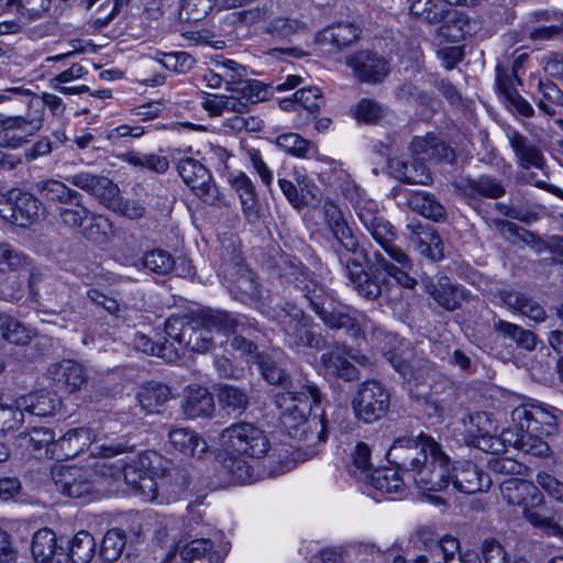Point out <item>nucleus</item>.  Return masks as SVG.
<instances>
[{
  "label": "nucleus",
  "mask_w": 563,
  "mask_h": 563,
  "mask_svg": "<svg viewBox=\"0 0 563 563\" xmlns=\"http://www.w3.org/2000/svg\"><path fill=\"white\" fill-rule=\"evenodd\" d=\"M41 201L20 189L0 191V218L11 224L29 228L40 218Z\"/></svg>",
  "instance_id": "10"
},
{
  "label": "nucleus",
  "mask_w": 563,
  "mask_h": 563,
  "mask_svg": "<svg viewBox=\"0 0 563 563\" xmlns=\"http://www.w3.org/2000/svg\"><path fill=\"white\" fill-rule=\"evenodd\" d=\"M320 371L328 379L341 378L351 382L358 378L356 367L349 360V352L340 347L321 355Z\"/></svg>",
  "instance_id": "27"
},
{
  "label": "nucleus",
  "mask_w": 563,
  "mask_h": 563,
  "mask_svg": "<svg viewBox=\"0 0 563 563\" xmlns=\"http://www.w3.org/2000/svg\"><path fill=\"white\" fill-rule=\"evenodd\" d=\"M43 125L30 108L24 115L5 117L0 114V141L3 146L18 148L29 142Z\"/></svg>",
  "instance_id": "17"
},
{
  "label": "nucleus",
  "mask_w": 563,
  "mask_h": 563,
  "mask_svg": "<svg viewBox=\"0 0 563 563\" xmlns=\"http://www.w3.org/2000/svg\"><path fill=\"white\" fill-rule=\"evenodd\" d=\"M501 299L510 310L518 311L533 321L540 322L545 319L543 307L520 292L505 291L501 294Z\"/></svg>",
  "instance_id": "44"
},
{
  "label": "nucleus",
  "mask_w": 563,
  "mask_h": 563,
  "mask_svg": "<svg viewBox=\"0 0 563 563\" xmlns=\"http://www.w3.org/2000/svg\"><path fill=\"white\" fill-rule=\"evenodd\" d=\"M358 311L350 307L333 302L318 317L330 330H343L349 336L356 329V314Z\"/></svg>",
  "instance_id": "35"
},
{
  "label": "nucleus",
  "mask_w": 563,
  "mask_h": 563,
  "mask_svg": "<svg viewBox=\"0 0 563 563\" xmlns=\"http://www.w3.org/2000/svg\"><path fill=\"white\" fill-rule=\"evenodd\" d=\"M223 273L227 287L234 299L251 306H256L261 301L263 296L261 284L256 274L249 267L238 261L229 265L224 264Z\"/></svg>",
  "instance_id": "13"
},
{
  "label": "nucleus",
  "mask_w": 563,
  "mask_h": 563,
  "mask_svg": "<svg viewBox=\"0 0 563 563\" xmlns=\"http://www.w3.org/2000/svg\"><path fill=\"white\" fill-rule=\"evenodd\" d=\"M438 443L429 435L420 433L418 437L397 438L387 452V460L404 475L412 477L416 468L427 462L429 454L437 450Z\"/></svg>",
  "instance_id": "8"
},
{
  "label": "nucleus",
  "mask_w": 563,
  "mask_h": 563,
  "mask_svg": "<svg viewBox=\"0 0 563 563\" xmlns=\"http://www.w3.org/2000/svg\"><path fill=\"white\" fill-rule=\"evenodd\" d=\"M151 454L142 453L123 459L122 478L132 489L148 471Z\"/></svg>",
  "instance_id": "56"
},
{
  "label": "nucleus",
  "mask_w": 563,
  "mask_h": 563,
  "mask_svg": "<svg viewBox=\"0 0 563 563\" xmlns=\"http://www.w3.org/2000/svg\"><path fill=\"white\" fill-rule=\"evenodd\" d=\"M411 478L422 490L438 492L449 487L451 483L450 461L439 444L437 450L429 454L427 462H422L416 468Z\"/></svg>",
  "instance_id": "14"
},
{
  "label": "nucleus",
  "mask_w": 563,
  "mask_h": 563,
  "mask_svg": "<svg viewBox=\"0 0 563 563\" xmlns=\"http://www.w3.org/2000/svg\"><path fill=\"white\" fill-rule=\"evenodd\" d=\"M32 553L37 563H62L64 550L49 528L37 530L32 539Z\"/></svg>",
  "instance_id": "33"
},
{
  "label": "nucleus",
  "mask_w": 563,
  "mask_h": 563,
  "mask_svg": "<svg viewBox=\"0 0 563 563\" xmlns=\"http://www.w3.org/2000/svg\"><path fill=\"white\" fill-rule=\"evenodd\" d=\"M534 432L526 426L516 424L514 430L507 429L501 432V441L505 449L514 446L526 454L539 457L548 456L551 452L550 445Z\"/></svg>",
  "instance_id": "23"
},
{
  "label": "nucleus",
  "mask_w": 563,
  "mask_h": 563,
  "mask_svg": "<svg viewBox=\"0 0 563 563\" xmlns=\"http://www.w3.org/2000/svg\"><path fill=\"white\" fill-rule=\"evenodd\" d=\"M66 179L73 186L95 196L102 205L108 195L113 194L115 190V184L111 179L89 172H79L68 176Z\"/></svg>",
  "instance_id": "34"
},
{
  "label": "nucleus",
  "mask_w": 563,
  "mask_h": 563,
  "mask_svg": "<svg viewBox=\"0 0 563 563\" xmlns=\"http://www.w3.org/2000/svg\"><path fill=\"white\" fill-rule=\"evenodd\" d=\"M507 139L519 167L523 169H543L545 157L537 143L516 130H509Z\"/></svg>",
  "instance_id": "24"
},
{
  "label": "nucleus",
  "mask_w": 563,
  "mask_h": 563,
  "mask_svg": "<svg viewBox=\"0 0 563 563\" xmlns=\"http://www.w3.org/2000/svg\"><path fill=\"white\" fill-rule=\"evenodd\" d=\"M133 345L136 350L145 354L156 355L169 363L175 362L180 357V353L178 349L174 346L173 342H153L150 336L141 332H136L134 334Z\"/></svg>",
  "instance_id": "45"
},
{
  "label": "nucleus",
  "mask_w": 563,
  "mask_h": 563,
  "mask_svg": "<svg viewBox=\"0 0 563 563\" xmlns=\"http://www.w3.org/2000/svg\"><path fill=\"white\" fill-rule=\"evenodd\" d=\"M126 538L122 529L108 530L101 542L100 556L108 562L115 561L122 554Z\"/></svg>",
  "instance_id": "61"
},
{
  "label": "nucleus",
  "mask_w": 563,
  "mask_h": 563,
  "mask_svg": "<svg viewBox=\"0 0 563 563\" xmlns=\"http://www.w3.org/2000/svg\"><path fill=\"white\" fill-rule=\"evenodd\" d=\"M450 484L463 494H474L489 488L492 479L476 464L463 462L453 468Z\"/></svg>",
  "instance_id": "25"
},
{
  "label": "nucleus",
  "mask_w": 563,
  "mask_h": 563,
  "mask_svg": "<svg viewBox=\"0 0 563 563\" xmlns=\"http://www.w3.org/2000/svg\"><path fill=\"white\" fill-rule=\"evenodd\" d=\"M454 186L470 198L498 199L506 194L503 181L490 175H479L477 178H464Z\"/></svg>",
  "instance_id": "30"
},
{
  "label": "nucleus",
  "mask_w": 563,
  "mask_h": 563,
  "mask_svg": "<svg viewBox=\"0 0 563 563\" xmlns=\"http://www.w3.org/2000/svg\"><path fill=\"white\" fill-rule=\"evenodd\" d=\"M202 106L212 115H221L225 112L245 113V103L235 96L212 95L205 99Z\"/></svg>",
  "instance_id": "57"
},
{
  "label": "nucleus",
  "mask_w": 563,
  "mask_h": 563,
  "mask_svg": "<svg viewBox=\"0 0 563 563\" xmlns=\"http://www.w3.org/2000/svg\"><path fill=\"white\" fill-rule=\"evenodd\" d=\"M142 266L152 273L165 275L174 267L172 254L162 249H155L146 252L141 258Z\"/></svg>",
  "instance_id": "63"
},
{
  "label": "nucleus",
  "mask_w": 563,
  "mask_h": 563,
  "mask_svg": "<svg viewBox=\"0 0 563 563\" xmlns=\"http://www.w3.org/2000/svg\"><path fill=\"white\" fill-rule=\"evenodd\" d=\"M232 92H236V97L242 103H245V112L249 110L250 104L266 100L271 95V90L266 85L255 79H246V77L238 87H232Z\"/></svg>",
  "instance_id": "54"
},
{
  "label": "nucleus",
  "mask_w": 563,
  "mask_h": 563,
  "mask_svg": "<svg viewBox=\"0 0 563 563\" xmlns=\"http://www.w3.org/2000/svg\"><path fill=\"white\" fill-rule=\"evenodd\" d=\"M306 24L298 19L278 16L266 26V33L273 37L286 40L306 31Z\"/></svg>",
  "instance_id": "62"
},
{
  "label": "nucleus",
  "mask_w": 563,
  "mask_h": 563,
  "mask_svg": "<svg viewBox=\"0 0 563 563\" xmlns=\"http://www.w3.org/2000/svg\"><path fill=\"white\" fill-rule=\"evenodd\" d=\"M219 443L222 465L239 484L252 481L253 467L250 461L263 457L269 450L265 431L244 421L232 423L222 430Z\"/></svg>",
  "instance_id": "3"
},
{
  "label": "nucleus",
  "mask_w": 563,
  "mask_h": 563,
  "mask_svg": "<svg viewBox=\"0 0 563 563\" xmlns=\"http://www.w3.org/2000/svg\"><path fill=\"white\" fill-rule=\"evenodd\" d=\"M275 144L280 150L292 156L305 158L310 155L314 146L308 140L302 139L297 133H284L276 137Z\"/></svg>",
  "instance_id": "59"
},
{
  "label": "nucleus",
  "mask_w": 563,
  "mask_h": 563,
  "mask_svg": "<svg viewBox=\"0 0 563 563\" xmlns=\"http://www.w3.org/2000/svg\"><path fill=\"white\" fill-rule=\"evenodd\" d=\"M263 377L273 385H282L285 390L276 394L275 405L280 412V421L288 433L309 444L324 443L328 437L327 424L322 416H309L312 405L322 399L319 388L311 384L297 390L288 382L286 372L271 361H260Z\"/></svg>",
  "instance_id": "1"
},
{
  "label": "nucleus",
  "mask_w": 563,
  "mask_h": 563,
  "mask_svg": "<svg viewBox=\"0 0 563 563\" xmlns=\"http://www.w3.org/2000/svg\"><path fill=\"white\" fill-rule=\"evenodd\" d=\"M389 168L396 178L407 184L428 185L431 181L429 168L423 162L407 163L401 159H390Z\"/></svg>",
  "instance_id": "42"
},
{
  "label": "nucleus",
  "mask_w": 563,
  "mask_h": 563,
  "mask_svg": "<svg viewBox=\"0 0 563 563\" xmlns=\"http://www.w3.org/2000/svg\"><path fill=\"white\" fill-rule=\"evenodd\" d=\"M351 405L358 420L372 423L387 413L390 391L382 382L368 379L356 386Z\"/></svg>",
  "instance_id": "9"
},
{
  "label": "nucleus",
  "mask_w": 563,
  "mask_h": 563,
  "mask_svg": "<svg viewBox=\"0 0 563 563\" xmlns=\"http://www.w3.org/2000/svg\"><path fill=\"white\" fill-rule=\"evenodd\" d=\"M408 241L422 256L437 262L443 258V242L435 230L420 222L407 224Z\"/></svg>",
  "instance_id": "22"
},
{
  "label": "nucleus",
  "mask_w": 563,
  "mask_h": 563,
  "mask_svg": "<svg viewBox=\"0 0 563 563\" xmlns=\"http://www.w3.org/2000/svg\"><path fill=\"white\" fill-rule=\"evenodd\" d=\"M103 435H97L90 428L68 430L49 446L51 457L56 460L74 459L86 449L91 451L96 443H102Z\"/></svg>",
  "instance_id": "18"
},
{
  "label": "nucleus",
  "mask_w": 563,
  "mask_h": 563,
  "mask_svg": "<svg viewBox=\"0 0 563 563\" xmlns=\"http://www.w3.org/2000/svg\"><path fill=\"white\" fill-rule=\"evenodd\" d=\"M54 442V431L46 427L32 428L27 432L20 433L16 439V444L20 449L25 450L30 454H35L45 449L47 456H51L48 449Z\"/></svg>",
  "instance_id": "43"
},
{
  "label": "nucleus",
  "mask_w": 563,
  "mask_h": 563,
  "mask_svg": "<svg viewBox=\"0 0 563 563\" xmlns=\"http://www.w3.org/2000/svg\"><path fill=\"white\" fill-rule=\"evenodd\" d=\"M177 170L184 183L203 202L213 205L219 198V190L212 183L211 174L198 161L191 157L179 159Z\"/></svg>",
  "instance_id": "16"
},
{
  "label": "nucleus",
  "mask_w": 563,
  "mask_h": 563,
  "mask_svg": "<svg viewBox=\"0 0 563 563\" xmlns=\"http://www.w3.org/2000/svg\"><path fill=\"white\" fill-rule=\"evenodd\" d=\"M408 207L432 221L439 222L445 219V209L434 195L426 191H412L407 198Z\"/></svg>",
  "instance_id": "39"
},
{
  "label": "nucleus",
  "mask_w": 563,
  "mask_h": 563,
  "mask_svg": "<svg viewBox=\"0 0 563 563\" xmlns=\"http://www.w3.org/2000/svg\"><path fill=\"white\" fill-rule=\"evenodd\" d=\"M356 214L364 229L369 233L374 241L385 250L393 261L404 267L410 266V260L407 254L394 244L397 239L395 228L389 221L379 214L375 202L365 201L364 203H358L356 207Z\"/></svg>",
  "instance_id": "6"
},
{
  "label": "nucleus",
  "mask_w": 563,
  "mask_h": 563,
  "mask_svg": "<svg viewBox=\"0 0 563 563\" xmlns=\"http://www.w3.org/2000/svg\"><path fill=\"white\" fill-rule=\"evenodd\" d=\"M56 489L71 498H80L92 490V482L87 472L78 467L56 466L52 471Z\"/></svg>",
  "instance_id": "21"
},
{
  "label": "nucleus",
  "mask_w": 563,
  "mask_h": 563,
  "mask_svg": "<svg viewBox=\"0 0 563 563\" xmlns=\"http://www.w3.org/2000/svg\"><path fill=\"white\" fill-rule=\"evenodd\" d=\"M231 185L239 195L242 211L247 222L252 224L258 222L262 217V206L251 178L245 173L240 172L232 178Z\"/></svg>",
  "instance_id": "28"
},
{
  "label": "nucleus",
  "mask_w": 563,
  "mask_h": 563,
  "mask_svg": "<svg viewBox=\"0 0 563 563\" xmlns=\"http://www.w3.org/2000/svg\"><path fill=\"white\" fill-rule=\"evenodd\" d=\"M36 189L44 199L58 202L60 206L69 205V202L80 197V192L56 179L38 181Z\"/></svg>",
  "instance_id": "47"
},
{
  "label": "nucleus",
  "mask_w": 563,
  "mask_h": 563,
  "mask_svg": "<svg viewBox=\"0 0 563 563\" xmlns=\"http://www.w3.org/2000/svg\"><path fill=\"white\" fill-rule=\"evenodd\" d=\"M47 372L55 386L69 394L80 390L87 383L85 368L70 360L52 364Z\"/></svg>",
  "instance_id": "26"
},
{
  "label": "nucleus",
  "mask_w": 563,
  "mask_h": 563,
  "mask_svg": "<svg viewBox=\"0 0 563 563\" xmlns=\"http://www.w3.org/2000/svg\"><path fill=\"white\" fill-rule=\"evenodd\" d=\"M168 440L175 450L186 456H201L208 449L206 441L187 428L170 430Z\"/></svg>",
  "instance_id": "38"
},
{
  "label": "nucleus",
  "mask_w": 563,
  "mask_h": 563,
  "mask_svg": "<svg viewBox=\"0 0 563 563\" xmlns=\"http://www.w3.org/2000/svg\"><path fill=\"white\" fill-rule=\"evenodd\" d=\"M0 333L2 339L16 345L27 344L35 331L11 316L0 313Z\"/></svg>",
  "instance_id": "46"
},
{
  "label": "nucleus",
  "mask_w": 563,
  "mask_h": 563,
  "mask_svg": "<svg viewBox=\"0 0 563 563\" xmlns=\"http://www.w3.org/2000/svg\"><path fill=\"white\" fill-rule=\"evenodd\" d=\"M463 424L478 449L493 454H500L505 451L501 434L499 437L495 435L498 429L497 423L488 412H470L463 418Z\"/></svg>",
  "instance_id": "15"
},
{
  "label": "nucleus",
  "mask_w": 563,
  "mask_h": 563,
  "mask_svg": "<svg viewBox=\"0 0 563 563\" xmlns=\"http://www.w3.org/2000/svg\"><path fill=\"white\" fill-rule=\"evenodd\" d=\"M136 398L141 409L146 415L157 413L159 408L170 398V389L162 383L151 382L140 388Z\"/></svg>",
  "instance_id": "41"
},
{
  "label": "nucleus",
  "mask_w": 563,
  "mask_h": 563,
  "mask_svg": "<svg viewBox=\"0 0 563 563\" xmlns=\"http://www.w3.org/2000/svg\"><path fill=\"white\" fill-rule=\"evenodd\" d=\"M82 200L84 197L80 194V197L69 205L60 206L57 209L59 221L64 227L79 231L87 240L103 242L111 229V223L107 217L89 210Z\"/></svg>",
  "instance_id": "7"
},
{
  "label": "nucleus",
  "mask_w": 563,
  "mask_h": 563,
  "mask_svg": "<svg viewBox=\"0 0 563 563\" xmlns=\"http://www.w3.org/2000/svg\"><path fill=\"white\" fill-rule=\"evenodd\" d=\"M444 563H482L474 552L462 553L457 538H445L441 544Z\"/></svg>",
  "instance_id": "64"
},
{
  "label": "nucleus",
  "mask_w": 563,
  "mask_h": 563,
  "mask_svg": "<svg viewBox=\"0 0 563 563\" xmlns=\"http://www.w3.org/2000/svg\"><path fill=\"white\" fill-rule=\"evenodd\" d=\"M23 421L22 410L16 408V398L8 401L0 397V435L18 430Z\"/></svg>",
  "instance_id": "60"
},
{
  "label": "nucleus",
  "mask_w": 563,
  "mask_h": 563,
  "mask_svg": "<svg viewBox=\"0 0 563 563\" xmlns=\"http://www.w3.org/2000/svg\"><path fill=\"white\" fill-rule=\"evenodd\" d=\"M103 206L112 210L113 212L124 216L132 220L143 218L146 212V208L142 202L137 200H124L120 196L118 185H115L114 192L108 195V198L106 199Z\"/></svg>",
  "instance_id": "52"
},
{
  "label": "nucleus",
  "mask_w": 563,
  "mask_h": 563,
  "mask_svg": "<svg viewBox=\"0 0 563 563\" xmlns=\"http://www.w3.org/2000/svg\"><path fill=\"white\" fill-rule=\"evenodd\" d=\"M356 329L357 331H352L351 338L358 341H372L376 344H380V342L385 339H388L391 336V334H387L384 332V330L380 328L379 324H377L374 320L368 318L363 312L358 311L356 314Z\"/></svg>",
  "instance_id": "55"
},
{
  "label": "nucleus",
  "mask_w": 563,
  "mask_h": 563,
  "mask_svg": "<svg viewBox=\"0 0 563 563\" xmlns=\"http://www.w3.org/2000/svg\"><path fill=\"white\" fill-rule=\"evenodd\" d=\"M411 152L417 161H441L448 157L449 147L433 134L416 136L410 144Z\"/></svg>",
  "instance_id": "40"
},
{
  "label": "nucleus",
  "mask_w": 563,
  "mask_h": 563,
  "mask_svg": "<svg viewBox=\"0 0 563 563\" xmlns=\"http://www.w3.org/2000/svg\"><path fill=\"white\" fill-rule=\"evenodd\" d=\"M95 551V538L88 531L81 530L70 541L68 559L71 563H89Z\"/></svg>",
  "instance_id": "53"
},
{
  "label": "nucleus",
  "mask_w": 563,
  "mask_h": 563,
  "mask_svg": "<svg viewBox=\"0 0 563 563\" xmlns=\"http://www.w3.org/2000/svg\"><path fill=\"white\" fill-rule=\"evenodd\" d=\"M296 286L302 291L317 316L335 302L334 292L328 290L308 273L301 272L300 276L296 277Z\"/></svg>",
  "instance_id": "32"
},
{
  "label": "nucleus",
  "mask_w": 563,
  "mask_h": 563,
  "mask_svg": "<svg viewBox=\"0 0 563 563\" xmlns=\"http://www.w3.org/2000/svg\"><path fill=\"white\" fill-rule=\"evenodd\" d=\"M563 418V412L554 407L541 402H525L516 407L511 412L515 424L526 426L532 431L550 435L554 433Z\"/></svg>",
  "instance_id": "12"
},
{
  "label": "nucleus",
  "mask_w": 563,
  "mask_h": 563,
  "mask_svg": "<svg viewBox=\"0 0 563 563\" xmlns=\"http://www.w3.org/2000/svg\"><path fill=\"white\" fill-rule=\"evenodd\" d=\"M251 329L246 317L219 310H203L198 313L172 316L165 322V333L181 349L205 353L213 344V333L229 335Z\"/></svg>",
  "instance_id": "2"
},
{
  "label": "nucleus",
  "mask_w": 563,
  "mask_h": 563,
  "mask_svg": "<svg viewBox=\"0 0 563 563\" xmlns=\"http://www.w3.org/2000/svg\"><path fill=\"white\" fill-rule=\"evenodd\" d=\"M422 285L426 291L444 309L453 311L460 307L463 291L454 287L446 276L423 277Z\"/></svg>",
  "instance_id": "31"
},
{
  "label": "nucleus",
  "mask_w": 563,
  "mask_h": 563,
  "mask_svg": "<svg viewBox=\"0 0 563 563\" xmlns=\"http://www.w3.org/2000/svg\"><path fill=\"white\" fill-rule=\"evenodd\" d=\"M11 91L26 102L27 108H30L34 115L36 114V118L40 119L42 125L44 122V110L46 107L55 117L63 115L66 110L65 102L57 95L43 92L42 96H36L30 89L25 88H14Z\"/></svg>",
  "instance_id": "29"
},
{
  "label": "nucleus",
  "mask_w": 563,
  "mask_h": 563,
  "mask_svg": "<svg viewBox=\"0 0 563 563\" xmlns=\"http://www.w3.org/2000/svg\"><path fill=\"white\" fill-rule=\"evenodd\" d=\"M323 220L327 229L338 242L335 252L340 262L344 264L345 275L357 294L367 299L375 300L382 295V286L375 273L368 274L356 258L343 261V253L357 254L360 243L344 219L341 208L332 200H324L322 205Z\"/></svg>",
  "instance_id": "4"
},
{
  "label": "nucleus",
  "mask_w": 563,
  "mask_h": 563,
  "mask_svg": "<svg viewBox=\"0 0 563 563\" xmlns=\"http://www.w3.org/2000/svg\"><path fill=\"white\" fill-rule=\"evenodd\" d=\"M181 408L187 418L209 417L214 410L212 395L203 387H191L183 401Z\"/></svg>",
  "instance_id": "37"
},
{
  "label": "nucleus",
  "mask_w": 563,
  "mask_h": 563,
  "mask_svg": "<svg viewBox=\"0 0 563 563\" xmlns=\"http://www.w3.org/2000/svg\"><path fill=\"white\" fill-rule=\"evenodd\" d=\"M500 494L508 505L517 507L534 527L542 528L552 534L561 533V527L558 523L534 510L537 506L541 505L542 495L533 483L510 477L500 483Z\"/></svg>",
  "instance_id": "5"
},
{
  "label": "nucleus",
  "mask_w": 563,
  "mask_h": 563,
  "mask_svg": "<svg viewBox=\"0 0 563 563\" xmlns=\"http://www.w3.org/2000/svg\"><path fill=\"white\" fill-rule=\"evenodd\" d=\"M279 324L285 335V342L290 347L321 350L325 346V341L316 331V325L300 309L291 308L286 311L280 317Z\"/></svg>",
  "instance_id": "11"
},
{
  "label": "nucleus",
  "mask_w": 563,
  "mask_h": 563,
  "mask_svg": "<svg viewBox=\"0 0 563 563\" xmlns=\"http://www.w3.org/2000/svg\"><path fill=\"white\" fill-rule=\"evenodd\" d=\"M474 26L470 18L462 12H453L452 15L440 27V34L452 43L464 40L471 35Z\"/></svg>",
  "instance_id": "51"
},
{
  "label": "nucleus",
  "mask_w": 563,
  "mask_h": 563,
  "mask_svg": "<svg viewBox=\"0 0 563 563\" xmlns=\"http://www.w3.org/2000/svg\"><path fill=\"white\" fill-rule=\"evenodd\" d=\"M121 159L130 165L146 168L158 174H163L169 168L168 159L165 156L156 154H142L130 151L122 154Z\"/></svg>",
  "instance_id": "58"
},
{
  "label": "nucleus",
  "mask_w": 563,
  "mask_h": 563,
  "mask_svg": "<svg viewBox=\"0 0 563 563\" xmlns=\"http://www.w3.org/2000/svg\"><path fill=\"white\" fill-rule=\"evenodd\" d=\"M345 60L353 69L354 76L363 82L377 84L389 74L387 59L371 51L354 53L346 56Z\"/></svg>",
  "instance_id": "20"
},
{
  "label": "nucleus",
  "mask_w": 563,
  "mask_h": 563,
  "mask_svg": "<svg viewBox=\"0 0 563 563\" xmlns=\"http://www.w3.org/2000/svg\"><path fill=\"white\" fill-rule=\"evenodd\" d=\"M134 445L128 443H96L91 449V455L101 457L93 466L96 475L108 483H117L122 479L123 459L112 462L110 459L126 452H132Z\"/></svg>",
  "instance_id": "19"
},
{
  "label": "nucleus",
  "mask_w": 563,
  "mask_h": 563,
  "mask_svg": "<svg viewBox=\"0 0 563 563\" xmlns=\"http://www.w3.org/2000/svg\"><path fill=\"white\" fill-rule=\"evenodd\" d=\"M58 406V398L46 391L16 397V408L22 410L23 415L27 412L38 417H47L54 415Z\"/></svg>",
  "instance_id": "36"
},
{
  "label": "nucleus",
  "mask_w": 563,
  "mask_h": 563,
  "mask_svg": "<svg viewBox=\"0 0 563 563\" xmlns=\"http://www.w3.org/2000/svg\"><path fill=\"white\" fill-rule=\"evenodd\" d=\"M358 37V29L351 23H338L318 34L320 43H331L338 48L345 47Z\"/></svg>",
  "instance_id": "50"
},
{
  "label": "nucleus",
  "mask_w": 563,
  "mask_h": 563,
  "mask_svg": "<svg viewBox=\"0 0 563 563\" xmlns=\"http://www.w3.org/2000/svg\"><path fill=\"white\" fill-rule=\"evenodd\" d=\"M218 400L229 413L241 415L246 410L250 397L245 389L233 385H223L219 387Z\"/></svg>",
  "instance_id": "49"
},
{
  "label": "nucleus",
  "mask_w": 563,
  "mask_h": 563,
  "mask_svg": "<svg viewBox=\"0 0 563 563\" xmlns=\"http://www.w3.org/2000/svg\"><path fill=\"white\" fill-rule=\"evenodd\" d=\"M211 549L212 543L208 539L192 540L181 550V563H219L220 555Z\"/></svg>",
  "instance_id": "48"
}]
</instances>
